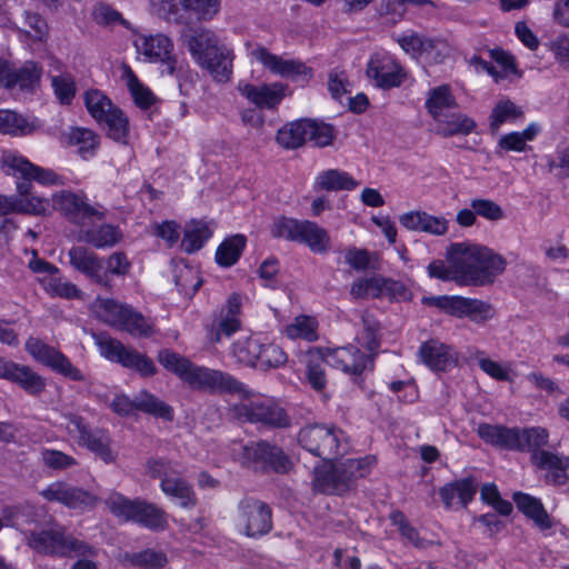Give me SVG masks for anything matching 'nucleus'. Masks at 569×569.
I'll return each instance as SVG.
<instances>
[{
  "label": "nucleus",
  "mask_w": 569,
  "mask_h": 569,
  "mask_svg": "<svg viewBox=\"0 0 569 569\" xmlns=\"http://www.w3.org/2000/svg\"><path fill=\"white\" fill-rule=\"evenodd\" d=\"M478 436L487 443L501 449L530 451L531 461L539 469L547 470L546 480L552 485H563L568 480L569 458L541 448L548 443L549 433L545 428H508L480 423Z\"/></svg>",
  "instance_id": "1"
},
{
  "label": "nucleus",
  "mask_w": 569,
  "mask_h": 569,
  "mask_svg": "<svg viewBox=\"0 0 569 569\" xmlns=\"http://www.w3.org/2000/svg\"><path fill=\"white\" fill-rule=\"evenodd\" d=\"M158 361L164 369L178 376L191 389L209 393H230L247 398L249 390L226 371L197 366L188 358L169 349L159 351Z\"/></svg>",
  "instance_id": "2"
},
{
  "label": "nucleus",
  "mask_w": 569,
  "mask_h": 569,
  "mask_svg": "<svg viewBox=\"0 0 569 569\" xmlns=\"http://www.w3.org/2000/svg\"><path fill=\"white\" fill-rule=\"evenodd\" d=\"M1 163L4 172L24 181L17 186L18 196L16 197V213L40 216L47 211L49 201L47 199L31 194L30 181H37L41 184L61 183L59 176L50 170L31 163L27 158L13 151H4L1 157Z\"/></svg>",
  "instance_id": "3"
},
{
  "label": "nucleus",
  "mask_w": 569,
  "mask_h": 569,
  "mask_svg": "<svg viewBox=\"0 0 569 569\" xmlns=\"http://www.w3.org/2000/svg\"><path fill=\"white\" fill-rule=\"evenodd\" d=\"M448 260L459 272L460 284L487 286L506 269V260L487 247L453 243L447 252Z\"/></svg>",
  "instance_id": "4"
},
{
  "label": "nucleus",
  "mask_w": 569,
  "mask_h": 569,
  "mask_svg": "<svg viewBox=\"0 0 569 569\" xmlns=\"http://www.w3.org/2000/svg\"><path fill=\"white\" fill-rule=\"evenodd\" d=\"M57 209L71 222L79 224L78 239L96 248L107 246L106 217L102 206L93 207L86 197L71 191H61L53 198Z\"/></svg>",
  "instance_id": "5"
},
{
  "label": "nucleus",
  "mask_w": 569,
  "mask_h": 569,
  "mask_svg": "<svg viewBox=\"0 0 569 569\" xmlns=\"http://www.w3.org/2000/svg\"><path fill=\"white\" fill-rule=\"evenodd\" d=\"M363 330L357 336L360 346L368 350V355L360 351L356 346L326 349L327 365L341 369L349 375H361L366 370L373 369L375 358L380 347L378 332L379 322L368 312L361 316Z\"/></svg>",
  "instance_id": "6"
},
{
  "label": "nucleus",
  "mask_w": 569,
  "mask_h": 569,
  "mask_svg": "<svg viewBox=\"0 0 569 569\" xmlns=\"http://www.w3.org/2000/svg\"><path fill=\"white\" fill-rule=\"evenodd\" d=\"M376 462V457L368 455L357 459L348 458L332 465L330 469L316 470L313 488L327 495H346L357 488L358 480L366 478Z\"/></svg>",
  "instance_id": "7"
},
{
  "label": "nucleus",
  "mask_w": 569,
  "mask_h": 569,
  "mask_svg": "<svg viewBox=\"0 0 569 569\" xmlns=\"http://www.w3.org/2000/svg\"><path fill=\"white\" fill-rule=\"evenodd\" d=\"M299 445L323 461H332L346 455L351 446L347 433L337 426L325 423L307 425L298 433Z\"/></svg>",
  "instance_id": "8"
},
{
  "label": "nucleus",
  "mask_w": 569,
  "mask_h": 569,
  "mask_svg": "<svg viewBox=\"0 0 569 569\" xmlns=\"http://www.w3.org/2000/svg\"><path fill=\"white\" fill-rule=\"evenodd\" d=\"M150 3L159 17L179 26L211 20L220 9V0H150Z\"/></svg>",
  "instance_id": "9"
},
{
  "label": "nucleus",
  "mask_w": 569,
  "mask_h": 569,
  "mask_svg": "<svg viewBox=\"0 0 569 569\" xmlns=\"http://www.w3.org/2000/svg\"><path fill=\"white\" fill-rule=\"evenodd\" d=\"M146 472L152 479H160L161 490L177 499L182 508H192L197 505L192 487L180 476L171 460L150 458L146 463Z\"/></svg>",
  "instance_id": "10"
},
{
  "label": "nucleus",
  "mask_w": 569,
  "mask_h": 569,
  "mask_svg": "<svg viewBox=\"0 0 569 569\" xmlns=\"http://www.w3.org/2000/svg\"><path fill=\"white\" fill-rule=\"evenodd\" d=\"M251 391L247 398L231 406L234 418L242 422L260 423L269 428H289L291 419L279 405L269 400H251Z\"/></svg>",
  "instance_id": "11"
},
{
  "label": "nucleus",
  "mask_w": 569,
  "mask_h": 569,
  "mask_svg": "<svg viewBox=\"0 0 569 569\" xmlns=\"http://www.w3.org/2000/svg\"><path fill=\"white\" fill-rule=\"evenodd\" d=\"M422 301L427 305L437 307L450 316L457 318L467 317L476 323L486 322L492 319L496 313L490 303L460 296L428 297L423 298Z\"/></svg>",
  "instance_id": "12"
},
{
  "label": "nucleus",
  "mask_w": 569,
  "mask_h": 569,
  "mask_svg": "<svg viewBox=\"0 0 569 569\" xmlns=\"http://www.w3.org/2000/svg\"><path fill=\"white\" fill-rule=\"evenodd\" d=\"M242 465L254 470H272L277 473L289 471L291 462L283 450L268 441H251L243 446Z\"/></svg>",
  "instance_id": "13"
},
{
  "label": "nucleus",
  "mask_w": 569,
  "mask_h": 569,
  "mask_svg": "<svg viewBox=\"0 0 569 569\" xmlns=\"http://www.w3.org/2000/svg\"><path fill=\"white\" fill-rule=\"evenodd\" d=\"M27 545L39 553L50 556H68L72 551L86 553L87 546L78 539L68 536L62 529L30 531Z\"/></svg>",
  "instance_id": "14"
},
{
  "label": "nucleus",
  "mask_w": 569,
  "mask_h": 569,
  "mask_svg": "<svg viewBox=\"0 0 569 569\" xmlns=\"http://www.w3.org/2000/svg\"><path fill=\"white\" fill-rule=\"evenodd\" d=\"M239 521L248 537L267 535L272 528L270 507L253 497H244L238 506Z\"/></svg>",
  "instance_id": "15"
},
{
  "label": "nucleus",
  "mask_w": 569,
  "mask_h": 569,
  "mask_svg": "<svg viewBox=\"0 0 569 569\" xmlns=\"http://www.w3.org/2000/svg\"><path fill=\"white\" fill-rule=\"evenodd\" d=\"M26 350L38 361L51 368L53 371L73 380L82 381L84 376L71 361L56 348L44 343L38 338H29Z\"/></svg>",
  "instance_id": "16"
},
{
  "label": "nucleus",
  "mask_w": 569,
  "mask_h": 569,
  "mask_svg": "<svg viewBox=\"0 0 569 569\" xmlns=\"http://www.w3.org/2000/svg\"><path fill=\"white\" fill-rule=\"evenodd\" d=\"M26 350L38 361L51 368L53 371L73 380L82 381L84 376L71 361L56 348L44 343L38 338H29Z\"/></svg>",
  "instance_id": "17"
},
{
  "label": "nucleus",
  "mask_w": 569,
  "mask_h": 569,
  "mask_svg": "<svg viewBox=\"0 0 569 569\" xmlns=\"http://www.w3.org/2000/svg\"><path fill=\"white\" fill-rule=\"evenodd\" d=\"M26 350L38 361L51 368L53 371L73 380L82 381L84 376L71 361L56 348L44 343L38 338H29Z\"/></svg>",
  "instance_id": "18"
},
{
  "label": "nucleus",
  "mask_w": 569,
  "mask_h": 569,
  "mask_svg": "<svg viewBox=\"0 0 569 569\" xmlns=\"http://www.w3.org/2000/svg\"><path fill=\"white\" fill-rule=\"evenodd\" d=\"M26 350L38 361L51 368L53 371L73 380L82 381L84 376L71 361L56 348L44 343L38 338H29Z\"/></svg>",
  "instance_id": "19"
},
{
  "label": "nucleus",
  "mask_w": 569,
  "mask_h": 569,
  "mask_svg": "<svg viewBox=\"0 0 569 569\" xmlns=\"http://www.w3.org/2000/svg\"><path fill=\"white\" fill-rule=\"evenodd\" d=\"M251 57L259 61L271 73L292 81H307L312 77V69L299 60H286L271 53L264 47H258L251 51Z\"/></svg>",
  "instance_id": "20"
},
{
  "label": "nucleus",
  "mask_w": 569,
  "mask_h": 569,
  "mask_svg": "<svg viewBox=\"0 0 569 569\" xmlns=\"http://www.w3.org/2000/svg\"><path fill=\"white\" fill-rule=\"evenodd\" d=\"M367 76L381 89L399 87L407 78L403 67L388 54H373L367 67Z\"/></svg>",
  "instance_id": "21"
},
{
  "label": "nucleus",
  "mask_w": 569,
  "mask_h": 569,
  "mask_svg": "<svg viewBox=\"0 0 569 569\" xmlns=\"http://www.w3.org/2000/svg\"><path fill=\"white\" fill-rule=\"evenodd\" d=\"M109 326L136 337H149L152 333V327L140 312L112 299H109Z\"/></svg>",
  "instance_id": "22"
},
{
  "label": "nucleus",
  "mask_w": 569,
  "mask_h": 569,
  "mask_svg": "<svg viewBox=\"0 0 569 569\" xmlns=\"http://www.w3.org/2000/svg\"><path fill=\"white\" fill-rule=\"evenodd\" d=\"M136 47L147 61L161 62L166 64L169 74L174 73L177 58L173 54V42L168 36L162 33L143 36Z\"/></svg>",
  "instance_id": "23"
},
{
  "label": "nucleus",
  "mask_w": 569,
  "mask_h": 569,
  "mask_svg": "<svg viewBox=\"0 0 569 569\" xmlns=\"http://www.w3.org/2000/svg\"><path fill=\"white\" fill-rule=\"evenodd\" d=\"M181 40L198 66L214 50L224 46L212 30L200 27L193 28L190 24L184 26Z\"/></svg>",
  "instance_id": "24"
},
{
  "label": "nucleus",
  "mask_w": 569,
  "mask_h": 569,
  "mask_svg": "<svg viewBox=\"0 0 569 569\" xmlns=\"http://www.w3.org/2000/svg\"><path fill=\"white\" fill-rule=\"evenodd\" d=\"M288 86L281 82L254 86L247 81H239L237 90L249 102L259 109L274 110L286 97Z\"/></svg>",
  "instance_id": "25"
},
{
  "label": "nucleus",
  "mask_w": 569,
  "mask_h": 569,
  "mask_svg": "<svg viewBox=\"0 0 569 569\" xmlns=\"http://www.w3.org/2000/svg\"><path fill=\"white\" fill-rule=\"evenodd\" d=\"M241 298L232 293L227 303L214 316L209 329V338L212 342L219 343L223 337L229 338L241 328Z\"/></svg>",
  "instance_id": "26"
},
{
  "label": "nucleus",
  "mask_w": 569,
  "mask_h": 569,
  "mask_svg": "<svg viewBox=\"0 0 569 569\" xmlns=\"http://www.w3.org/2000/svg\"><path fill=\"white\" fill-rule=\"evenodd\" d=\"M41 496L48 501H57L72 509L92 507L97 501L89 491L62 481L49 485L41 491Z\"/></svg>",
  "instance_id": "27"
},
{
  "label": "nucleus",
  "mask_w": 569,
  "mask_h": 569,
  "mask_svg": "<svg viewBox=\"0 0 569 569\" xmlns=\"http://www.w3.org/2000/svg\"><path fill=\"white\" fill-rule=\"evenodd\" d=\"M109 360L120 363L122 367L139 372L142 377H152L157 373V367L146 355L126 347L116 339H109Z\"/></svg>",
  "instance_id": "28"
},
{
  "label": "nucleus",
  "mask_w": 569,
  "mask_h": 569,
  "mask_svg": "<svg viewBox=\"0 0 569 569\" xmlns=\"http://www.w3.org/2000/svg\"><path fill=\"white\" fill-rule=\"evenodd\" d=\"M64 419L67 420L66 429L68 433L72 437L77 436L80 446L88 448L90 451L99 455L103 460H107L103 430L90 429L83 418L74 413L64 415Z\"/></svg>",
  "instance_id": "29"
},
{
  "label": "nucleus",
  "mask_w": 569,
  "mask_h": 569,
  "mask_svg": "<svg viewBox=\"0 0 569 569\" xmlns=\"http://www.w3.org/2000/svg\"><path fill=\"white\" fill-rule=\"evenodd\" d=\"M233 50L224 44L214 50L199 67L206 70L214 82L228 83L233 76Z\"/></svg>",
  "instance_id": "30"
},
{
  "label": "nucleus",
  "mask_w": 569,
  "mask_h": 569,
  "mask_svg": "<svg viewBox=\"0 0 569 569\" xmlns=\"http://www.w3.org/2000/svg\"><path fill=\"white\" fill-rule=\"evenodd\" d=\"M68 254L74 269L84 273L94 282L106 284L107 269L103 266V260L99 259L92 251L84 247H73Z\"/></svg>",
  "instance_id": "31"
},
{
  "label": "nucleus",
  "mask_w": 569,
  "mask_h": 569,
  "mask_svg": "<svg viewBox=\"0 0 569 569\" xmlns=\"http://www.w3.org/2000/svg\"><path fill=\"white\" fill-rule=\"evenodd\" d=\"M419 355L423 363L435 371H446L453 367L457 361L451 347L436 339L422 343Z\"/></svg>",
  "instance_id": "32"
},
{
  "label": "nucleus",
  "mask_w": 569,
  "mask_h": 569,
  "mask_svg": "<svg viewBox=\"0 0 569 569\" xmlns=\"http://www.w3.org/2000/svg\"><path fill=\"white\" fill-rule=\"evenodd\" d=\"M402 227L412 231H422L433 236L448 232V220L443 217L431 216L425 211H410L399 218Z\"/></svg>",
  "instance_id": "33"
},
{
  "label": "nucleus",
  "mask_w": 569,
  "mask_h": 569,
  "mask_svg": "<svg viewBox=\"0 0 569 569\" xmlns=\"http://www.w3.org/2000/svg\"><path fill=\"white\" fill-rule=\"evenodd\" d=\"M426 108L432 119L437 122L448 117L449 112L458 109V103L448 84L436 87L428 92Z\"/></svg>",
  "instance_id": "34"
},
{
  "label": "nucleus",
  "mask_w": 569,
  "mask_h": 569,
  "mask_svg": "<svg viewBox=\"0 0 569 569\" xmlns=\"http://www.w3.org/2000/svg\"><path fill=\"white\" fill-rule=\"evenodd\" d=\"M119 71V78L129 90L136 106L140 109H149L157 100L153 92L138 79L127 63H121Z\"/></svg>",
  "instance_id": "35"
},
{
  "label": "nucleus",
  "mask_w": 569,
  "mask_h": 569,
  "mask_svg": "<svg viewBox=\"0 0 569 569\" xmlns=\"http://www.w3.org/2000/svg\"><path fill=\"white\" fill-rule=\"evenodd\" d=\"M128 133V118L109 100V138L122 143L120 149L122 151L124 162H129L133 158V150L127 142Z\"/></svg>",
  "instance_id": "36"
},
{
  "label": "nucleus",
  "mask_w": 569,
  "mask_h": 569,
  "mask_svg": "<svg viewBox=\"0 0 569 569\" xmlns=\"http://www.w3.org/2000/svg\"><path fill=\"white\" fill-rule=\"evenodd\" d=\"M213 233V227L203 220L192 219L186 224L181 248L187 253L200 250Z\"/></svg>",
  "instance_id": "37"
},
{
  "label": "nucleus",
  "mask_w": 569,
  "mask_h": 569,
  "mask_svg": "<svg viewBox=\"0 0 569 569\" xmlns=\"http://www.w3.org/2000/svg\"><path fill=\"white\" fill-rule=\"evenodd\" d=\"M477 489L478 482L476 479L467 477L443 486L440 489L439 495L446 507L452 506L456 497H458L463 507H467V505L473 499Z\"/></svg>",
  "instance_id": "38"
},
{
  "label": "nucleus",
  "mask_w": 569,
  "mask_h": 569,
  "mask_svg": "<svg viewBox=\"0 0 569 569\" xmlns=\"http://www.w3.org/2000/svg\"><path fill=\"white\" fill-rule=\"evenodd\" d=\"M310 129L309 119L292 121L278 130L276 140L284 149H297L308 141Z\"/></svg>",
  "instance_id": "39"
},
{
  "label": "nucleus",
  "mask_w": 569,
  "mask_h": 569,
  "mask_svg": "<svg viewBox=\"0 0 569 569\" xmlns=\"http://www.w3.org/2000/svg\"><path fill=\"white\" fill-rule=\"evenodd\" d=\"M42 508L30 502H23L13 506H4L1 509V516L8 526L21 527L38 522L41 517Z\"/></svg>",
  "instance_id": "40"
},
{
  "label": "nucleus",
  "mask_w": 569,
  "mask_h": 569,
  "mask_svg": "<svg viewBox=\"0 0 569 569\" xmlns=\"http://www.w3.org/2000/svg\"><path fill=\"white\" fill-rule=\"evenodd\" d=\"M513 500L518 509L532 519L541 530H547L552 527L550 516L545 510L540 500L522 492H516Z\"/></svg>",
  "instance_id": "41"
},
{
  "label": "nucleus",
  "mask_w": 569,
  "mask_h": 569,
  "mask_svg": "<svg viewBox=\"0 0 569 569\" xmlns=\"http://www.w3.org/2000/svg\"><path fill=\"white\" fill-rule=\"evenodd\" d=\"M307 379L316 391H323L327 385L323 365L327 363V355L320 348H311L305 355Z\"/></svg>",
  "instance_id": "42"
},
{
  "label": "nucleus",
  "mask_w": 569,
  "mask_h": 569,
  "mask_svg": "<svg viewBox=\"0 0 569 569\" xmlns=\"http://www.w3.org/2000/svg\"><path fill=\"white\" fill-rule=\"evenodd\" d=\"M297 242L308 246L316 253H325L330 248L328 232L316 222L308 220L301 221Z\"/></svg>",
  "instance_id": "43"
},
{
  "label": "nucleus",
  "mask_w": 569,
  "mask_h": 569,
  "mask_svg": "<svg viewBox=\"0 0 569 569\" xmlns=\"http://www.w3.org/2000/svg\"><path fill=\"white\" fill-rule=\"evenodd\" d=\"M437 123V133L445 138L459 134L466 136L476 128V122L471 118L457 110H452L448 117H443Z\"/></svg>",
  "instance_id": "44"
},
{
  "label": "nucleus",
  "mask_w": 569,
  "mask_h": 569,
  "mask_svg": "<svg viewBox=\"0 0 569 569\" xmlns=\"http://www.w3.org/2000/svg\"><path fill=\"white\" fill-rule=\"evenodd\" d=\"M42 68L37 62L27 61L20 68L11 70L10 88L19 90H33L40 82Z\"/></svg>",
  "instance_id": "45"
},
{
  "label": "nucleus",
  "mask_w": 569,
  "mask_h": 569,
  "mask_svg": "<svg viewBox=\"0 0 569 569\" xmlns=\"http://www.w3.org/2000/svg\"><path fill=\"white\" fill-rule=\"evenodd\" d=\"M11 382L17 383L28 395L33 397L40 396L47 387V381L42 376L38 375L30 367L22 365H18Z\"/></svg>",
  "instance_id": "46"
},
{
  "label": "nucleus",
  "mask_w": 569,
  "mask_h": 569,
  "mask_svg": "<svg viewBox=\"0 0 569 569\" xmlns=\"http://www.w3.org/2000/svg\"><path fill=\"white\" fill-rule=\"evenodd\" d=\"M358 182L345 171L329 169L321 172L316 179V188L327 191L352 190Z\"/></svg>",
  "instance_id": "47"
},
{
  "label": "nucleus",
  "mask_w": 569,
  "mask_h": 569,
  "mask_svg": "<svg viewBox=\"0 0 569 569\" xmlns=\"http://www.w3.org/2000/svg\"><path fill=\"white\" fill-rule=\"evenodd\" d=\"M134 522L151 530H163L168 526L166 512L153 503L140 500Z\"/></svg>",
  "instance_id": "48"
},
{
  "label": "nucleus",
  "mask_w": 569,
  "mask_h": 569,
  "mask_svg": "<svg viewBox=\"0 0 569 569\" xmlns=\"http://www.w3.org/2000/svg\"><path fill=\"white\" fill-rule=\"evenodd\" d=\"M136 405L137 410L144 413L167 421H171L173 419L172 407L148 391H141L136 396Z\"/></svg>",
  "instance_id": "49"
},
{
  "label": "nucleus",
  "mask_w": 569,
  "mask_h": 569,
  "mask_svg": "<svg viewBox=\"0 0 569 569\" xmlns=\"http://www.w3.org/2000/svg\"><path fill=\"white\" fill-rule=\"evenodd\" d=\"M120 561L143 569H161L168 563V558L162 551L147 549L137 553L126 552Z\"/></svg>",
  "instance_id": "50"
},
{
  "label": "nucleus",
  "mask_w": 569,
  "mask_h": 569,
  "mask_svg": "<svg viewBox=\"0 0 569 569\" xmlns=\"http://www.w3.org/2000/svg\"><path fill=\"white\" fill-rule=\"evenodd\" d=\"M244 246L246 238L242 234L227 238L217 249V263L222 267H231L239 260Z\"/></svg>",
  "instance_id": "51"
},
{
  "label": "nucleus",
  "mask_w": 569,
  "mask_h": 569,
  "mask_svg": "<svg viewBox=\"0 0 569 569\" xmlns=\"http://www.w3.org/2000/svg\"><path fill=\"white\" fill-rule=\"evenodd\" d=\"M260 348L261 342L259 339L248 337L233 342L231 352L239 363L256 367Z\"/></svg>",
  "instance_id": "52"
},
{
  "label": "nucleus",
  "mask_w": 569,
  "mask_h": 569,
  "mask_svg": "<svg viewBox=\"0 0 569 569\" xmlns=\"http://www.w3.org/2000/svg\"><path fill=\"white\" fill-rule=\"evenodd\" d=\"M469 358L477 360L479 368L489 377L498 381H510V369L500 362L485 357V351L477 348L469 349Z\"/></svg>",
  "instance_id": "53"
},
{
  "label": "nucleus",
  "mask_w": 569,
  "mask_h": 569,
  "mask_svg": "<svg viewBox=\"0 0 569 569\" xmlns=\"http://www.w3.org/2000/svg\"><path fill=\"white\" fill-rule=\"evenodd\" d=\"M288 356L281 347L274 343H262L256 368L261 370L276 369L287 363Z\"/></svg>",
  "instance_id": "54"
},
{
  "label": "nucleus",
  "mask_w": 569,
  "mask_h": 569,
  "mask_svg": "<svg viewBox=\"0 0 569 569\" xmlns=\"http://www.w3.org/2000/svg\"><path fill=\"white\" fill-rule=\"evenodd\" d=\"M284 331L287 337L292 340L315 341L318 338L317 321L309 316H298L292 323L286 327Z\"/></svg>",
  "instance_id": "55"
},
{
  "label": "nucleus",
  "mask_w": 569,
  "mask_h": 569,
  "mask_svg": "<svg viewBox=\"0 0 569 569\" xmlns=\"http://www.w3.org/2000/svg\"><path fill=\"white\" fill-rule=\"evenodd\" d=\"M139 502V499L130 500L118 492H112L109 495V511L122 522L133 521Z\"/></svg>",
  "instance_id": "56"
},
{
  "label": "nucleus",
  "mask_w": 569,
  "mask_h": 569,
  "mask_svg": "<svg viewBox=\"0 0 569 569\" xmlns=\"http://www.w3.org/2000/svg\"><path fill=\"white\" fill-rule=\"evenodd\" d=\"M174 283L179 291L192 297L202 284L199 272L189 266L178 267L174 270Z\"/></svg>",
  "instance_id": "57"
},
{
  "label": "nucleus",
  "mask_w": 569,
  "mask_h": 569,
  "mask_svg": "<svg viewBox=\"0 0 569 569\" xmlns=\"http://www.w3.org/2000/svg\"><path fill=\"white\" fill-rule=\"evenodd\" d=\"M522 110L510 100H500L492 109L490 116V128L497 131L500 126L507 121L516 120L522 117Z\"/></svg>",
  "instance_id": "58"
},
{
  "label": "nucleus",
  "mask_w": 569,
  "mask_h": 569,
  "mask_svg": "<svg viewBox=\"0 0 569 569\" xmlns=\"http://www.w3.org/2000/svg\"><path fill=\"white\" fill-rule=\"evenodd\" d=\"M67 138L68 143L78 147L79 152L83 157L92 152L99 144L97 134L86 128H72Z\"/></svg>",
  "instance_id": "59"
},
{
  "label": "nucleus",
  "mask_w": 569,
  "mask_h": 569,
  "mask_svg": "<svg viewBox=\"0 0 569 569\" xmlns=\"http://www.w3.org/2000/svg\"><path fill=\"white\" fill-rule=\"evenodd\" d=\"M300 226L301 221L299 220L279 217L271 223L270 233L273 238L297 242Z\"/></svg>",
  "instance_id": "60"
},
{
  "label": "nucleus",
  "mask_w": 569,
  "mask_h": 569,
  "mask_svg": "<svg viewBox=\"0 0 569 569\" xmlns=\"http://www.w3.org/2000/svg\"><path fill=\"white\" fill-rule=\"evenodd\" d=\"M0 132L12 136L30 132V127L22 116L11 110H0Z\"/></svg>",
  "instance_id": "61"
},
{
  "label": "nucleus",
  "mask_w": 569,
  "mask_h": 569,
  "mask_svg": "<svg viewBox=\"0 0 569 569\" xmlns=\"http://www.w3.org/2000/svg\"><path fill=\"white\" fill-rule=\"evenodd\" d=\"M356 299L381 298V278H366L356 281L350 290Z\"/></svg>",
  "instance_id": "62"
},
{
  "label": "nucleus",
  "mask_w": 569,
  "mask_h": 569,
  "mask_svg": "<svg viewBox=\"0 0 569 569\" xmlns=\"http://www.w3.org/2000/svg\"><path fill=\"white\" fill-rule=\"evenodd\" d=\"M104 102L106 96L97 89L89 90L84 94V103L89 113L101 124H107Z\"/></svg>",
  "instance_id": "63"
},
{
  "label": "nucleus",
  "mask_w": 569,
  "mask_h": 569,
  "mask_svg": "<svg viewBox=\"0 0 569 569\" xmlns=\"http://www.w3.org/2000/svg\"><path fill=\"white\" fill-rule=\"evenodd\" d=\"M41 459L46 467L53 470H64L78 465L72 456L54 449H43Z\"/></svg>",
  "instance_id": "64"
}]
</instances>
